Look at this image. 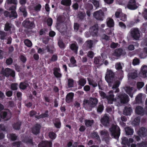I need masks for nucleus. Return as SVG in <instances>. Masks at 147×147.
Masks as SVG:
<instances>
[{
    "label": "nucleus",
    "mask_w": 147,
    "mask_h": 147,
    "mask_svg": "<svg viewBox=\"0 0 147 147\" xmlns=\"http://www.w3.org/2000/svg\"><path fill=\"white\" fill-rule=\"evenodd\" d=\"M41 6L40 4H38L34 7V9L36 11H39L40 10Z\"/></svg>",
    "instance_id": "63"
},
{
    "label": "nucleus",
    "mask_w": 147,
    "mask_h": 147,
    "mask_svg": "<svg viewBox=\"0 0 147 147\" xmlns=\"http://www.w3.org/2000/svg\"><path fill=\"white\" fill-rule=\"evenodd\" d=\"M147 73V66L144 65L141 68V71L140 74L141 76L143 78L146 77Z\"/></svg>",
    "instance_id": "18"
},
{
    "label": "nucleus",
    "mask_w": 147,
    "mask_h": 147,
    "mask_svg": "<svg viewBox=\"0 0 147 147\" xmlns=\"http://www.w3.org/2000/svg\"><path fill=\"white\" fill-rule=\"evenodd\" d=\"M86 80L85 79L81 78L79 80L78 83L80 85L84 86L86 83Z\"/></svg>",
    "instance_id": "35"
},
{
    "label": "nucleus",
    "mask_w": 147,
    "mask_h": 147,
    "mask_svg": "<svg viewBox=\"0 0 147 147\" xmlns=\"http://www.w3.org/2000/svg\"><path fill=\"white\" fill-rule=\"evenodd\" d=\"M40 128V126L39 124L36 125L32 129V132L34 134H37L39 132Z\"/></svg>",
    "instance_id": "23"
},
{
    "label": "nucleus",
    "mask_w": 147,
    "mask_h": 147,
    "mask_svg": "<svg viewBox=\"0 0 147 147\" xmlns=\"http://www.w3.org/2000/svg\"><path fill=\"white\" fill-rule=\"evenodd\" d=\"M103 106L101 105H99L97 109V111L98 112H101L103 110Z\"/></svg>",
    "instance_id": "58"
},
{
    "label": "nucleus",
    "mask_w": 147,
    "mask_h": 147,
    "mask_svg": "<svg viewBox=\"0 0 147 147\" xmlns=\"http://www.w3.org/2000/svg\"><path fill=\"white\" fill-rule=\"evenodd\" d=\"M91 136L98 140H100L98 134L97 132H94L91 134Z\"/></svg>",
    "instance_id": "39"
},
{
    "label": "nucleus",
    "mask_w": 147,
    "mask_h": 147,
    "mask_svg": "<svg viewBox=\"0 0 147 147\" xmlns=\"http://www.w3.org/2000/svg\"><path fill=\"white\" fill-rule=\"evenodd\" d=\"M21 125V123L19 121L13 125V128L16 130H19L20 128V126Z\"/></svg>",
    "instance_id": "37"
},
{
    "label": "nucleus",
    "mask_w": 147,
    "mask_h": 147,
    "mask_svg": "<svg viewBox=\"0 0 147 147\" xmlns=\"http://www.w3.org/2000/svg\"><path fill=\"white\" fill-rule=\"evenodd\" d=\"M111 136L115 139H118L120 135V130L117 125L113 124L112 127L110 129Z\"/></svg>",
    "instance_id": "3"
},
{
    "label": "nucleus",
    "mask_w": 147,
    "mask_h": 147,
    "mask_svg": "<svg viewBox=\"0 0 147 147\" xmlns=\"http://www.w3.org/2000/svg\"><path fill=\"white\" fill-rule=\"evenodd\" d=\"M138 135L141 137H145L147 136V129L144 127H142L138 132Z\"/></svg>",
    "instance_id": "12"
},
{
    "label": "nucleus",
    "mask_w": 147,
    "mask_h": 147,
    "mask_svg": "<svg viewBox=\"0 0 147 147\" xmlns=\"http://www.w3.org/2000/svg\"><path fill=\"white\" fill-rule=\"evenodd\" d=\"M46 49L47 50V51L50 53H53L55 50L53 46H52L50 47L49 46H47L46 47Z\"/></svg>",
    "instance_id": "33"
},
{
    "label": "nucleus",
    "mask_w": 147,
    "mask_h": 147,
    "mask_svg": "<svg viewBox=\"0 0 147 147\" xmlns=\"http://www.w3.org/2000/svg\"><path fill=\"white\" fill-rule=\"evenodd\" d=\"M93 16L96 20H102L104 16V13L101 10H100L94 12Z\"/></svg>",
    "instance_id": "6"
},
{
    "label": "nucleus",
    "mask_w": 147,
    "mask_h": 147,
    "mask_svg": "<svg viewBox=\"0 0 147 147\" xmlns=\"http://www.w3.org/2000/svg\"><path fill=\"white\" fill-rule=\"evenodd\" d=\"M94 63L96 64L101 65L102 64V62L97 57H95L94 59Z\"/></svg>",
    "instance_id": "50"
},
{
    "label": "nucleus",
    "mask_w": 147,
    "mask_h": 147,
    "mask_svg": "<svg viewBox=\"0 0 147 147\" xmlns=\"http://www.w3.org/2000/svg\"><path fill=\"white\" fill-rule=\"evenodd\" d=\"M137 145L139 147H145L147 146V141H145L144 142H142L141 143L138 144Z\"/></svg>",
    "instance_id": "48"
},
{
    "label": "nucleus",
    "mask_w": 147,
    "mask_h": 147,
    "mask_svg": "<svg viewBox=\"0 0 147 147\" xmlns=\"http://www.w3.org/2000/svg\"><path fill=\"white\" fill-rule=\"evenodd\" d=\"M86 16L85 13L82 12H80L78 14V17L80 20H82L84 19Z\"/></svg>",
    "instance_id": "40"
},
{
    "label": "nucleus",
    "mask_w": 147,
    "mask_h": 147,
    "mask_svg": "<svg viewBox=\"0 0 147 147\" xmlns=\"http://www.w3.org/2000/svg\"><path fill=\"white\" fill-rule=\"evenodd\" d=\"M98 26L97 25H95L92 27L90 29L91 34L93 36H96L97 35L98 32Z\"/></svg>",
    "instance_id": "14"
},
{
    "label": "nucleus",
    "mask_w": 147,
    "mask_h": 147,
    "mask_svg": "<svg viewBox=\"0 0 147 147\" xmlns=\"http://www.w3.org/2000/svg\"><path fill=\"white\" fill-rule=\"evenodd\" d=\"M107 25L109 27H113L114 26V22L113 19L109 18L107 19Z\"/></svg>",
    "instance_id": "29"
},
{
    "label": "nucleus",
    "mask_w": 147,
    "mask_h": 147,
    "mask_svg": "<svg viewBox=\"0 0 147 147\" xmlns=\"http://www.w3.org/2000/svg\"><path fill=\"white\" fill-rule=\"evenodd\" d=\"M140 122V118L139 117H138L134 119L132 122V124L134 125H139Z\"/></svg>",
    "instance_id": "31"
},
{
    "label": "nucleus",
    "mask_w": 147,
    "mask_h": 147,
    "mask_svg": "<svg viewBox=\"0 0 147 147\" xmlns=\"http://www.w3.org/2000/svg\"><path fill=\"white\" fill-rule=\"evenodd\" d=\"M98 102V100L96 98L91 97L89 99H85L83 101V104L92 108L96 106Z\"/></svg>",
    "instance_id": "1"
},
{
    "label": "nucleus",
    "mask_w": 147,
    "mask_h": 147,
    "mask_svg": "<svg viewBox=\"0 0 147 147\" xmlns=\"http://www.w3.org/2000/svg\"><path fill=\"white\" fill-rule=\"evenodd\" d=\"M1 73L6 77H8L10 75L13 77H14L15 76V71L9 68H6L5 70H3L1 71Z\"/></svg>",
    "instance_id": "8"
},
{
    "label": "nucleus",
    "mask_w": 147,
    "mask_h": 147,
    "mask_svg": "<svg viewBox=\"0 0 147 147\" xmlns=\"http://www.w3.org/2000/svg\"><path fill=\"white\" fill-rule=\"evenodd\" d=\"M109 95L107 96L106 94L103 92L101 91L100 92V96L103 98H106L108 103L112 104L113 101L116 100V99L114 98V95L113 94V90L110 91L109 92Z\"/></svg>",
    "instance_id": "2"
},
{
    "label": "nucleus",
    "mask_w": 147,
    "mask_h": 147,
    "mask_svg": "<svg viewBox=\"0 0 147 147\" xmlns=\"http://www.w3.org/2000/svg\"><path fill=\"white\" fill-rule=\"evenodd\" d=\"M17 0H7V3L8 4H13L16 5L17 4Z\"/></svg>",
    "instance_id": "56"
},
{
    "label": "nucleus",
    "mask_w": 147,
    "mask_h": 147,
    "mask_svg": "<svg viewBox=\"0 0 147 147\" xmlns=\"http://www.w3.org/2000/svg\"><path fill=\"white\" fill-rule=\"evenodd\" d=\"M143 94L142 93H139L136 96V101L137 103H141L143 102L142 97Z\"/></svg>",
    "instance_id": "24"
},
{
    "label": "nucleus",
    "mask_w": 147,
    "mask_h": 147,
    "mask_svg": "<svg viewBox=\"0 0 147 147\" xmlns=\"http://www.w3.org/2000/svg\"><path fill=\"white\" fill-rule=\"evenodd\" d=\"M58 45L61 48H63L65 47V44L63 43L62 41L61 40H59L58 42Z\"/></svg>",
    "instance_id": "59"
},
{
    "label": "nucleus",
    "mask_w": 147,
    "mask_h": 147,
    "mask_svg": "<svg viewBox=\"0 0 147 147\" xmlns=\"http://www.w3.org/2000/svg\"><path fill=\"white\" fill-rule=\"evenodd\" d=\"M74 81L72 79H69L68 80V86L69 88L73 87Z\"/></svg>",
    "instance_id": "49"
},
{
    "label": "nucleus",
    "mask_w": 147,
    "mask_h": 147,
    "mask_svg": "<svg viewBox=\"0 0 147 147\" xmlns=\"http://www.w3.org/2000/svg\"><path fill=\"white\" fill-rule=\"evenodd\" d=\"M6 63L7 65H10L13 62V60L11 58H9L6 60Z\"/></svg>",
    "instance_id": "57"
},
{
    "label": "nucleus",
    "mask_w": 147,
    "mask_h": 147,
    "mask_svg": "<svg viewBox=\"0 0 147 147\" xmlns=\"http://www.w3.org/2000/svg\"><path fill=\"white\" fill-rule=\"evenodd\" d=\"M117 96L122 103L125 104L127 103L129 100L128 96L125 93L119 94Z\"/></svg>",
    "instance_id": "9"
},
{
    "label": "nucleus",
    "mask_w": 147,
    "mask_h": 147,
    "mask_svg": "<svg viewBox=\"0 0 147 147\" xmlns=\"http://www.w3.org/2000/svg\"><path fill=\"white\" fill-rule=\"evenodd\" d=\"M85 124L87 127L91 126L93 123V120H86L85 121Z\"/></svg>",
    "instance_id": "42"
},
{
    "label": "nucleus",
    "mask_w": 147,
    "mask_h": 147,
    "mask_svg": "<svg viewBox=\"0 0 147 147\" xmlns=\"http://www.w3.org/2000/svg\"><path fill=\"white\" fill-rule=\"evenodd\" d=\"M49 138L51 139H55L56 137V135L55 134L52 132H50L49 135Z\"/></svg>",
    "instance_id": "53"
},
{
    "label": "nucleus",
    "mask_w": 147,
    "mask_h": 147,
    "mask_svg": "<svg viewBox=\"0 0 147 147\" xmlns=\"http://www.w3.org/2000/svg\"><path fill=\"white\" fill-rule=\"evenodd\" d=\"M135 111L137 114L141 115H143L144 113L143 109L140 106L137 107L136 108Z\"/></svg>",
    "instance_id": "20"
},
{
    "label": "nucleus",
    "mask_w": 147,
    "mask_h": 147,
    "mask_svg": "<svg viewBox=\"0 0 147 147\" xmlns=\"http://www.w3.org/2000/svg\"><path fill=\"white\" fill-rule=\"evenodd\" d=\"M48 111H46L45 113H43L39 116H36V117L38 119H40L41 118L45 117H48L49 115L48 114Z\"/></svg>",
    "instance_id": "36"
},
{
    "label": "nucleus",
    "mask_w": 147,
    "mask_h": 147,
    "mask_svg": "<svg viewBox=\"0 0 147 147\" xmlns=\"http://www.w3.org/2000/svg\"><path fill=\"white\" fill-rule=\"evenodd\" d=\"M87 80L90 85H92L94 87L97 86V84L96 83L94 82L93 80H91L90 78H88Z\"/></svg>",
    "instance_id": "34"
},
{
    "label": "nucleus",
    "mask_w": 147,
    "mask_h": 147,
    "mask_svg": "<svg viewBox=\"0 0 147 147\" xmlns=\"http://www.w3.org/2000/svg\"><path fill=\"white\" fill-rule=\"evenodd\" d=\"M25 45L28 47H30L32 45L31 41L28 39H26L24 41Z\"/></svg>",
    "instance_id": "38"
},
{
    "label": "nucleus",
    "mask_w": 147,
    "mask_h": 147,
    "mask_svg": "<svg viewBox=\"0 0 147 147\" xmlns=\"http://www.w3.org/2000/svg\"><path fill=\"white\" fill-rule=\"evenodd\" d=\"M18 84L16 83H13L11 84V89L13 90H16L17 89Z\"/></svg>",
    "instance_id": "54"
},
{
    "label": "nucleus",
    "mask_w": 147,
    "mask_h": 147,
    "mask_svg": "<svg viewBox=\"0 0 147 147\" xmlns=\"http://www.w3.org/2000/svg\"><path fill=\"white\" fill-rule=\"evenodd\" d=\"M119 45L117 43L112 42L111 45V47L112 48H115L118 46Z\"/></svg>",
    "instance_id": "62"
},
{
    "label": "nucleus",
    "mask_w": 147,
    "mask_h": 147,
    "mask_svg": "<svg viewBox=\"0 0 147 147\" xmlns=\"http://www.w3.org/2000/svg\"><path fill=\"white\" fill-rule=\"evenodd\" d=\"M74 94L72 92L69 93L67 95L66 98V101L67 103H69L72 100Z\"/></svg>",
    "instance_id": "21"
},
{
    "label": "nucleus",
    "mask_w": 147,
    "mask_h": 147,
    "mask_svg": "<svg viewBox=\"0 0 147 147\" xmlns=\"http://www.w3.org/2000/svg\"><path fill=\"white\" fill-rule=\"evenodd\" d=\"M105 79L109 84L113 83L115 80V78L114 77L113 73L109 69H107V72L105 76Z\"/></svg>",
    "instance_id": "4"
},
{
    "label": "nucleus",
    "mask_w": 147,
    "mask_h": 147,
    "mask_svg": "<svg viewBox=\"0 0 147 147\" xmlns=\"http://www.w3.org/2000/svg\"><path fill=\"white\" fill-rule=\"evenodd\" d=\"M11 27V24L8 22H7L5 24L4 30L5 31L9 30H10Z\"/></svg>",
    "instance_id": "46"
},
{
    "label": "nucleus",
    "mask_w": 147,
    "mask_h": 147,
    "mask_svg": "<svg viewBox=\"0 0 147 147\" xmlns=\"http://www.w3.org/2000/svg\"><path fill=\"white\" fill-rule=\"evenodd\" d=\"M71 3V0H62L61 1L62 4L67 6H70Z\"/></svg>",
    "instance_id": "32"
},
{
    "label": "nucleus",
    "mask_w": 147,
    "mask_h": 147,
    "mask_svg": "<svg viewBox=\"0 0 147 147\" xmlns=\"http://www.w3.org/2000/svg\"><path fill=\"white\" fill-rule=\"evenodd\" d=\"M10 115L11 114L9 112L7 113L5 111L2 112L0 114V117L3 119L6 118L9 119L10 118V117L9 116V115Z\"/></svg>",
    "instance_id": "25"
},
{
    "label": "nucleus",
    "mask_w": 147,
    "mask_h": 147,
    "mask_svg": "<svg viewBox=\"0 0 147 147\" xmlns=\"http://www.w3.org/2000/svg\"><path fill=\"white\" fill-rule=\"evenodd\" d=\"M125 51L119 48L115 50L113 55L114 56L118 57L122 55H125Z\"/></svg>",
    "instance_id": "11"
},
{
    "label": "nucleus",
    "mask_w": 147,
    "mask_h": 147,
    "mask_svg": "<svg viewBox=\"0 0 147 147\" xmlns=\"http://www.w3.org/2000/svg\"><path fill=\"white\" fill-rule=\"evenodd\" d=\"M16 6H12L10 7L9 8V10H11V17H13L16 18L17 17V14L15 11L16 9Z\"/></svg>",
    "instance_id": "17"
},
{
    "label": "nucleus",
    "mask_w": 147,
    "mask_h": 147,
    "mask_svg": "<svg viewBox=\"0 0 147 147\" xmlns=\"http://www.w3.org/2000/svg\"><path fill=\"white\" fill-rule=\"evenodd\" d=\"M120 84V82L118 80L114 82L112 88L113 89H116V90L115 91V92H119V90L118 88V87L119 86Z\"/></svg>",
    "instance_id": "22"
},
{
    "label": "nucleus",
    "mask_w": 147,
    "mask_h": 147,
    "mask_svg": "<svg viewBox=\"0 0 147 147\" xmlns=\"http://www.w3.org/2000/svg\"><path fill=\"white\" fill-rule=\"evenodd\" d=\"M28 84L26 83L21 82L20 84V88L22 89H25L27 86Z\"/></svg>",
    "instance_id": "47"
},
{
    "label": "nucleus",
    "mask_w": 147,
    "mask_h": 147,
    "mask_svg": "<svg viewBox=\"0 0 147 147\" xmlns=\"http://www.w3.org/2000/svg\"><path fill=\"white\" fill-rule=\"evenodd\" d=\"M70 48L71 50L74 51L76 53L78 51V47L76 44H73L71 45Z\"/></svg>",
    "instance_id": "43"
},
{
    "label": "nucleus",
    "mask_w": 147,
    "mask_h": 147,
    "mask_svg": "<svg viewBox=\"0 0 147 147\" xmlns=\"http://www.w3.org/2000/svg\"><path fill=\"white\" fill-rule=\"evenodd\" d=\"M132 111L130 105H129L128 107L125 106V107L123 111V114L125 115H129Z\"/></svg>",
    "instance_id": "15"
},
{
    "label": "nucleus",
    "mask_w": 147,
    "mask_h": 147,
    "mask_svg": "<svg viewBox=\"0 0 147 147\" xmlns=\"http://www.w3.org/2000/svg\"><path fill=\"white\" fill-rule=\"evenodd\" d=\"M22 25L24 27L28 29H31L34 27L33 22L28 19L24 21L22 23Z\"/></svg>",
    "instance_id": "7"
},
{
    "label": "nucleus",
    "mask_w": 147,
    "mask_h": 147,
    "mask_svg": "<svg viewBox=\"0 0 147 147\" xmlns=\"http://www.w3.org/2000/svg\"><path fill=\"white\" fill-rule=\"evenodd\" d=\"M60 69L57 68H54L53 73L55 76L57 78H60L61 76V74L60 73Z\"/></svg>",
    "instance_id": "27"
},
{
    "label": "nucleus",
    "mask_w": 147,
    "mask_h": 147,
    "mask_svg": "<svg viewBox=\"0 0 147 147\" xmlns=\"http://www.w3.org/2000/svg\"><path fill=\"white\" fill-rule=\"evenodd\" d=\"M20 11H21L23 13V16L26 17L27 15V12L26 11V9L24 7L22 6L20 8Z\"/></svg>",
    "instance_id": "44"
},
{
    "label": "nucleus",
    "mask_w": 147,
    "mask_h": 147,
    "mask_svg": "<svg viewBox=\"0 0 147 147\" xmlns=\"http://www.w3.org/2000/svg\"><path fill=\"white\" fill-rule=\"evenodd\" d=\"M130 33L131 37L136 40H138L140 36V31L137 28H131L130 31Z\"/></svg>",
    "instance_id": "5"
},
{
    "label": "nucleus",
    "mask_w": 147,
    "mask_h": 147,
    "mask_svg": "<svg viewBox=\"0 0 147 147\" xmlns=\"http://www.w3.org/2000/svg\"><path fill=\"white\" fill-rule=\"evenodd\" d=\"M100 121L102 124L104 126H108L109 125V117L107 114H105L103 116Z\"/></svg>",
    "instance_id": "10"
},
{
    "label": "nucleus",
    "mask_w": 147,
    "mask_h": 147,
    "mask_svg": "<svg viewBox=\"0 0 147 147\" xmlns=\"http://www.w3.org/2000/svg\"><path fill=\"white\" fill-rule=\"evenodd\" d=\"M41 147H52V143L50 141H43L40 144Z\"/></svg>",
    "instance_id": "19"
},
{
    "label": "nucleus",
    "mask_w": 147,
    "mask_h": 147,
    "mask_svg": "<svg viewBox=\"0 0 147 147\" xmlns=\"http://www.w3.org/2000/svg\"><path fill=\"white\" fill-rule=\"evenodd\" d=\"M86 44H87V46L88 47L91 48L92 47L93 42L92 40H90L87 41Z\"/></svg>",
    "instance_id": "51"
},
{
    "label": "nucleus",
    "mask_w": 147,
    "mask_h": 147,
    "mask_svg": "<svg viewBox=\"0 0 147 147\" xmlns=\"http://www.w3.org/2000/svg\"><path fill=\"white\" fill-rule=\"evenodd\" d=\"M122 144L125 145H127L128 146H129L130 144L128 143V139L125 137H123L121 138Z\"/></svg>",
    "instance_id": "30"
},
{
    "label": "nucleus",
    "mask_w": 147,
    "mask_h": 147,
    "mask_svg": "<svg viewBox=\"0 0 147 147\" xmlns=\"http://www.w3.org/2000/svg\"><path fill=\"white\" fill-rule=\"evenodd\" d=\"M100 134L101 135L103 136V138L106 136H109V134H108V132L105 130L101 131L100 132Z\"/></svg>",
    "instance_id": "45"
},
{
    "label": "nucleus",
    "mask_w": 147,
    "mask_h": 147,
    "mask_svg": "<svg viewBox=\"0 0 147 147\" xmlns=\"http://www.w3.org/2000/svg\"><path fill=\"white\" fill-rule=\"evenodd\" d=\"M144 85V83L142 82H139L137 83V86L138 89H140L142 88Z\"/></svg>",
    "instance_id": "55"
},
{
    "label": "nucleus",
    "mask_w": 147,
    "mask_h": 147,
    "mask_svg": "<svg viewBox=\"0 0 147 147\" xmlns=\"http://www.w3.org/2000/svg\"><path fill=\"white\" fill-rule=\"evenodd\" d=\"M139 63V61L138 59L135 58L133 60V65H138Z\"/></svg>",
    "instance_id": "60"
},
{
    "label": "nucleus",
    "mask_w": 147,
    "mask_h": 147,
    "mask_svg": "<svg viewBox=\"0 0 147 147\" xmlns=\"http://www.w3.org/2000/svg\"><path fill=\"white\" fill-rule=\"evenodd\" d=\"M120 18L121 20L123 21H125L127 20L126 17L124 14H122Z\"/></svg>",
    "instance_id": "61"
},
{
    "label": "nucleus",
    "mask_w": 147,
    "mask_h": 147,
    "mask_svg": "<svg viewBox=\"0 0 147 147\" xmlns=\"http://www.w3.org/2000/svg\"><path fill=\"white\" fill-rule=\"evenodd\" d=\"M142 15L144 18L147 19V9H145L143 12Z\"/></svg>",
    "instance_id": "64"
},
{
    "label": "nucleus",
    "mask_w": 147,
    "mask_h": 147,
    "mask_svg": "<svg viewBox=\"0 0 147 147\" xmlns=\"http://www.w3.org/2000/svg\"><path fill=\"white\" fill-rule=\"evenodd\" d=\"M127 7L131 9H135L137 8V6L136 4L135 0H130L128 5Z\"/></svg>",
    "instance_id": "13"
},
{
    "label": "nucleus",
    "mask_w": 147,
    "mask_h": 147,
    "mask_svg": "<svg viewBox=\"0 0 147 147\" xmlns=\"http://www.w3.org/2000/svg\"><path fill=\"white\" fill-rule=\"evenodd\" d=\"M126 92L131 97H133V95L131 94L133 90V87H131L128 86H126L124 88Z\"/></svg>",
    "instance_id": "26"
},
{
    "label": "nucleus",
    "mask_w": 147,
    "mask_h": 147,
    "mask_svg": "<svg viewBox=\"0 0 147 147\" xmlns=\"http://www.w3.org/2000/svg\"><path fill=\"white\" fill-rule=\"evenodd\" d=\"M92 3L94 6L96 8L98 7L99 6V4L98 1L96 0H89Z\"/></svg>",
    "instance_id": "41"
},
{
    "label": "nucleus",
    "mask_w": 147,
    "mask_h": 147,
    "mask_svg": "<svg viewBox=\"0 0 147 147\" xmlns=\"http://www.w3.org/2000/svg\"><path fill=\"white\" fill-rule=\"evenodd\" d=\"M126 134L127 135H131L133 134V130L129 127H126L125 129Z\"/></svg>",
    "instance_id": "28"
},
{
    "label": "nucleus",
    "mask_w": 147,
    "mask_h": 147,
    "mask_svg": "<svg viewBox=\"0 0 147 147\" xmlns=\"http://www.w3.org/2000/svg\"><path fill=\"white\" fill-rule=\"evenodd\" d=\"M137 77V71L134 70L128 74V78L129 80L134 79Z\"/></svg>",
    "instance_id": "16"
},
{
    "label": "nucleus",
    "mask_w": 147,
    "mask_h": 147,
    "mask_svg": "<svg viewBox=\"0 0 147 147\" xmlns=\"http://www.w3.org/2000/svg\"><path fill=\"white\" fill-rule=\"evenodd\" d=\"M7 33L4 32L0 31V38L2 39H4L5 37L7 36Z\"/></svg>",
    "instance_id": "52"
}]
</instances>
